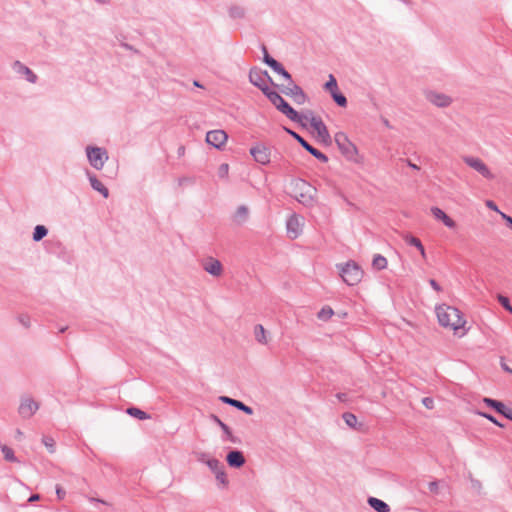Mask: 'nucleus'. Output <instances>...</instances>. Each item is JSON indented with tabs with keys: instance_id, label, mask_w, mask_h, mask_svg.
<instances>
[{
	"instance_id": "obj_1",
	"label": "nucleus",
	"mask_w": 512,
	"mask_h": 512,
	"mask_svg": "<svg viewBox=\"0 0 512 512\" xmlns=\"http://www.w3.org/2000/svg\"><path fill=\"white\" fill-rule=\"evenodd\" d=\"M436 314L441 326L450 328L454 331L464 327L466 323L461 311L453 306L445 304L439 305L436 307Z\"/></svg>"
},
{
	"instance_id": "obj_2",
	"label": "nucleus",
	"mask_w": 512,
	"mask_h": 512,
	"mask_svg": "<svg viewBox=\"0 0 512 512\" xmlns=\"http://www.w3.org/2000/svg\"><path fill=\"white\" fill-rule=\"evenodd\" d=\"M294 197L304 206H312L315 202L316 188L303 179H295L292 181Z\"/></svg>"
},
{
	"instance_id": "obj_3",
	"label": "nucleus",
	"mask_w": 512,
	"mask_h": 512,
	"mask_svg": "<svg viewBox=\"0 0 512 512\" xmlns=\"http://www.w3.org/2000/svg\"><path fill=\"white\" fill-rule=\"evenodd\" d=\"M336 145L341 154L348 160L354 163L359 162L358 149L352 143L344 132H337L334 136Z\"/></svg>"
},
{
	"instance_id": "obj_4",
	"label": "nucleus",
	"mask_w": 512,
	"mask_h": 512,
	"mask_svg": "<svg viewBox=\"0 0 512 512\" xmlns=\"http://www.w3.org/2000/svg\"><path fill=\"white\" fill-rule=\"evenodd\" d=\"M304 118L310 122L311 127L315 130L317 140L325 146L331 145L332 139L323 120L316 117L312 111H307Z\"/></svg>"
},
{
	"instance_id": "obj_5",
	"label": "nucleus",
	"mask_w": 512,
	"mask_h": 512,
	"mask_svg": "<svg viewBox=\"0 0 512 512\" xmlns=\"http://www.w3.org/2000/svg\"><path fill=\"white\" fill-rule=\"evenodd\" d=\"M341 277L350 286L358 284L363 277V270L355 261H348L340 267Z\"/></svg>"
},
{
	"instance_id": "obj_6",
	"label": "nucleus",
	"mask_w": 512,
	"mask_h": 512,
	"mask_svg": "<svg viewBox=\"0 0 512 512\" xmlns=\"http://www.w3.org/2000/svg\"><path fill=\"white\" fill-rule=\"evenodd\" d=\"M249 81L251 84H253L255 87L260 89L262 93L264 94V89H271L269 87V83L276 87L277 84L273 81L272 77L269 75V73L266 70H262L258 67H252L249 71Z\"/></svg>"
},
{
	"instance_id": "obj_7",
	"label": "nucleus",
	"mask_w": 512,
	"mask_h": 512,
	"mask_svg": "<svg viewBox=\"0 0 512 512\" xmlns=\"http://www.w3.org/2000/svg\"><path fill=\"white\" fill-rule=\"evenodd\" d=\"M276 88H278L284 95L290 97L297 105H303L309 99L304 90L299 85H297L293 79L288 81L287 85L277 84Z\"/></svg>"
},
{
	"instance_id": "obj_8",
	"label": "nucleus",
	"mask_w": 512,
	"mask_h": 512,
	"mask_svg": "<svg viewBox=\"0 0 512 512\" xmlns=\"http://www.w3.org/2000/svg\"><path fill=\"white\" fill-rule=\"evenodd\" d=\"M283 130L289 134L293 139H295L302 148H304L308 153L314 156L316 159L321 161L322 163L328 162V157L322 153L320 150L314 148L311 144H309L301 135H299L294 130L284 126Z\"/></svg>"
},
{
	"instance_id": "obj_9",
	"label": "nucleus",
	"mask_w": 512,
	"mask_h": 512,
	"mask_svg": "<svg viewBox=\"0 0 512 512\" xmlns=\"http://www.w3.org/2000/svg\"><path fill=\"white\" fill-rule=\"evenodd\" d=\"M86 154L90 165L96 170H101L108 160V154L104 148L87 146Z\"/></svg>"
},
{
	"instance_id": "obj_10",
	"label": "nucleus",
	"mask_w": 512,
	"mask_h": 512,
	"mask_svg": "<svg viewBox=\"0 0 512 512\" xmlns=\"http://www.w3.org/2000/svg\"><path fill=\"white\" fill-rule=\"evenodd\" d=\"M38 409V402L33 400L31 397H23L21 398L20 405L18 407V413L23 419H29Z\"/></svg>"
},
{
	"instance_id": "obj_11",
	"label": "nucleus",
	"mask_w": 512,
	"mask_h": 512,
	"mask_svg": "<svg viewBox=\"0 0 512 512\" xmlns=\"http://www.w3.org/2000/svg\"><path fill=\"white\" fill-rule=\"evenodd\" d=\"M464 162L478 173H480L486 179H493L494 175L491 173L487 165L479 158L467 156L464 158Z\"/></svg>"
},
{
	"instance_id": "obj_12",
	"label": "nucleus",
	"mask_w": 512,
	"mask_h": 512,
	"mask_svg": "<svg viewBox=\"0 0 512 512\" xmlns=\"http://www.w3.org/2000/svg\"><path fill=\"white\" fill-rule=\"evenodd\" d=\"M287 235L290 239L298 238L302 233V224L300 218L296 214H292L286 221Z\"/></svg>"
},
{
	"instance_id": "obj_13",
	"label": "nucleus",
	"mask_w": 512,
	"mask_h": 512,
	"mask_svg": "<svg viewBox=\"0 0 512 512\" xmlns=\"http://www.w3.org/2000/svg\"><path fill=\"white\" fill-rule=\"evenodd\" d=\"M227 138L228 136L224 130H212L206 134V142L217 149L222 148Z\"/></svg>"
},
{
	"instance_id": "obj_14",
	"label": "nucleus",
	"mask_w": 512,
	"mask_h": 512,
	"mask_svg": "<svg viewBox=\"0 0 512 512\" xmlns=\"http://www.w3.org/2000/svg\"><path fill=\"white\" fill-rule=\"evenodd\" d=\"M250 154L259 164L266 165L270 162V150L263 144H258L250 149Z\"/></svg>"
},
{
	"instance_id": "obj_15",
	"label": "nucleus",
	"mask_w": 512,
	"mask_h": 512,
	"mask_svg": "<svg viewBox=\"0 0 512 512\" xmlns=\"http://www.w3.org/2000/svg\"><path fill=\"white\" fill-rule=\"evenodd\" d=\"M483 402L497 413L512 421V408L507 407L503 402L485 397Z\"/></svg>"
},
{
	"instance_id": "obj_16",
	"label": "nucleus",
	"mask_w": 512,
	"mask_h": 512,
	"mask_svg": "<svg viewBox=\"0 0 512 512\" xmlns=\"http://www.w3.org/2000/svg\"><path fill=\"white\" fill-rule=\"evenodd\" d=\"M264 95L276 107L278 111H282L289 103L275 90L265 89Z\"/></svg>"
},
{
	"instance_id": "obj_17",
	"label": "nucleus",
	"mask_w": 512,
	"mask_h": 512,
	"mask_svg": "<svg viewBox=\"0 0 512 512\" xmlns=\"http://www.w3.org/2000/svg\"><path fill=\"white\" fill-rule=\"evenodd\" d=\"M226 461L232 468H240L245 464V457L240 450H231L227 456Z\"/></svg>"
},
{
	"instance_id": "obj_18",
	"label": "nucleus",
	"mask_w": 512,
	"mask_h": 512,
	"mask_svg": "<svg viewBox=\"0 0 512 512\" xmlns=\"http://www.w3.org/2000/svg\"><path fill=\"white\" fill-rule=\"evenodd\" d=\"M86 175L88 177L92 189L99 192L104 198H108V188L96 177V175L88 170L86 171Z\"/></svg>"
},
{
	"instance_id": "obj_19",
	"label": "nucleus",
	"mask_w": 512,
	"mask_h": 512,
	"mask_svg": "<svg viewBox=\"0 0 512 512\" xmlns=\"http://www.w3.org/2000/svg\"><path fill=\"white\" fill-rule=\"evenodd\" d=\"M219 400L222 403L228 404V405H230V406H232V407H234V408L244 412L247 415H252L253 414V409L250 406H247L245 403H243L240 400L233 399V398H230L228 396H220Z\"/></svg>"
},
{
	"instance_id": "obj_20",
	"label": "nucleus",
	"mask_w": 512,
	"mask_h": 512,
	"mask_svg": "<svg viewBox=\"0 0 512 512\" xmlns=\"http://www.w3.org/2000/svg\"><path fill=\"white\" fill-rule=\"evenodd\" d=\"M13 69L16 73L20 75H24L26 80L30 83H36L37 75L26 65L21 63L20 61H15L13 64Z\"/></svg>"
},
{
	"instance_id": "obj_21",
	"label": "nucleus",
	"mask_w": 512,
	"mask_h": 512,
	"mask_svg": "<svg viewBox=\"0 0 512 512\" xmlns=\"http://www.w3.org/2000/svg\"><path fill=\"white\" fill-rule=\"evenodd\" d=\"M203 269L212 276L218 277L222 274V264L219 260L209 257L203 263Z\"/></svg>"
},
{
	"instance_id": "obj_22",
	"label": "nucleus",
	"mask_w": 512,
	"mask_h": 512,
	"mask_svg": "<svg viewBox=\"0 0 512 512\" xmlns=\"http://www.w3.org/2000/svg\"><path fill=\"white\" fill-rule=\"evenodd\" d=\"M431 213L435 219L442 221L447 228L454 229L456 227V222L439 207H432Z\"/></svg>"
},
{
	"instance_id": "obj_23",
	"label": "nucleus",
	"mask_w": 512,
	"mask_h": 512,
	"mask_svg": "<svg viewBox=\"0 0 512 512\" xmlns=\"http://www.w3.org/2000/svg\"><path fill=\"white\" fill-rule=\"evenodd\" d=\"M282 114H284L289 120L301 124L303 127L306 126V124L303 122L305 120L304 115L305 114H299L290 104H288L282 111Z\"/></svg>"
},
{
	"instance_id": "obj_24",
	"label": "nucleus",
	"mask_w": 512,
	"mask_h": 512,
	"mask_svg": "<svg viewBox=\"0 0 512 512\" xmlns=\"http://www.w3.org/2000/svg\"><path fill=\"white\" fill-rule=\"evenodd\" d=\"M249 217V209L245 205H240L235 211L232 220L237 225H243L246 223Z\"/></svg>"
},
{
	"instance_id": "obj_25",
	"label": "nucleus",
	"mask_w": 512,
	"mask_h": 512,
	"mask_svg": "<svg viewBox=\"0 0 512 512\" xmlns=\"http://www.w3.org/2000/svg\"><path fill=\"white\" fill-rule=\"evenodd\" d=\"M429 100L438 107H447L451 104V98L441 93H432Z\"/></svg>"
},
{
	"instance_id": "obj_26",
	"label": "nucleus",
	"mask_w": 512,
	"mask_h": 512,
	"mask_svg": "<svg viewBox=\"0 0 512 512\" xmlns=\"http://www.w3.org/2000/svg\"><path fill=\"white\" fill-rule=\"evenodd\" d=\"M369 506L373 508L376 512H389L390 506L381 499L376 497H369L367 500Z\"/></svg>"
},
{
	"instance_id": "obj_27",
	"label": "nucleus",
	"mask_w": 512,
	"mask_h": 512,
	"mask_svg": "<svg viewBox=\"0 0 512 512\" xmlns=\"http://www.w3.org/2000/svg\"><path fill=\"white\" fill-rule=\"evenodd\" d=\"M210 418L213 422H215L219 426V428H221L223 433L228 437V439L231 442H233V443L237 442L236 437H234L232 435L231 429L227 424H225L218 416H216L214 414H211Z\"/></svg>"
},
{
	"instance_id": "obj_28",
	"label": "nucleus",
	"mask_w": 512,
	"mask_h": 512,
	"mask_svg": "<svg viewBox=\"0 0 512 512\" xmlns=\"http://www.w3.org/2000/svg\"><path fill=\"white\" fill-rule=\"evenodd\" d=\"M404 241L406 242V244L416 247L420 251L421 256L424 259L426 258L425 248L422 242L417 237L411 234H406L404 236Z\"/></svg>"
},
{
	"instance_id": "obj_29",
	"label": "nucleus",
	"mask_w": 512,
	"mask_h": 512,
	"mask_svg": "<svg viewBox=\"0 0 512 512\" xmlns=\"http://www.w3.org/2000/svg\"><path fill=\"white\" fill-rule=\"evenodd\" d=\"M254 336L255 340L263 345H266L268 343L267 337H266V330L261 324H256L254 326Z\"/></svg>"
},
{
	"instance_id": "obj_30",
	"label": "nucleus",
	"mask_w": 512,
	"mask_h": 512,
	"mask_svg": "<svg viewBox=\"0 0 512 512\" xmlns=\"http://www.w3.org/2000/svg\"><path fill=\"white\" fill-rule=\"evenodd\" d=\"M126 413L134 418L139 419V420H146V419H150V417H151L145 411H143L137 407H134V406L127 408Z\"/></svg>"
},
{
	"instance_id": "obj_31",
	"label": "nucleus",
	"mask_w": 512,
	"mask_h": 512,
	"mask_svg": "<svg viewBox=\"0 0 512 512\" xmlns=\"http://www.w3.org/2000/svg\"><path fill=\"white\" fill-rule=\"evenodd\" d=\"M228 14L232 19H243L245 17L246 11L239 5H232L228 9Z\"/></svg>"
},
{
	"instance_id": "obj_32",
	"label": "nucleus",
	"mask_w": 512,
	"mask_h": 512,
	"mask_svg": "<svg viewBox=\"0 0 512 512\" xmlns=\"http://www.w3.org/2000/svg\"><path fill=\"white\" fill-rule=\"evenodd\" d=\"M270 68L275 73L281 75L285 80L291 81V74L284 68V66L280 62L276 61Z\"/></svg>"
},
{
	"instance_id": "obj_33",
	"label": "nucleus",
	"mask_w": 512,
	"mask_h": 512,
	"mask_svg": "<svg viewBox=\"0 0 512 512\" xmlns=\"http://www.w3.org/2000/svg\"><path fill=\"white\" fill-rule=\"evenodd\" d=\"M48 234V229L44 225H37L34 228L32 239L35 242L41 241Z\"/></svg>"
},
{
	"instance_id": "obj_34",
	"label": "nucleus",
	"mask_w": 512,
	"mask_h": 512,
	"mask_svg": "<svg viewBox=\"0 0 512 512\" xmlns=\"http://www.w3.org/2000/svg\"><path fill=\"white\" fill-rule=\"evenodd\" d=\"M387 259L381 254H376L373 257L372 266L376 270H383L387 268Z\"/></svg>"
},
{
	"instance_id": "obj_35",
	"label": "nucleus",
	"mask_w": 512,
	"mask_h": 512,
	"mask_svg": "<svg viewBox=\"0 0 512 512\" xmlns=\"http://www.w3.org/2000/svg\"><path fill=\"white\" fill-rule=\"evenodd\" d=\"M331 97L339 107L345 108L348 104L346 96L341 93L339 89L335 92H332Z\"/></svg>"
},
{
	"instance_id": "obj_36",
	"label": "nucleus",
	"mask_w": 512,
	"mask_h": 512,
	"mask_svg": "<svg viewBox=\"0 0 512 512\" xmlns=\"http://www.w3.org/2000/svg\"><path fill=\"white\" fill-rule=\"evenodd\" d=\"M334 314L333 309L330 306H324L318 313L317 317L319 320L328 321Z\"/></svg>"
},
{
	"instance_id": "obj_37",
	"label": "nucleus",
	"mask_w": 512,
	"mask_h": 512,
	"mask_svg": "<svg viewBox=\"0 0 512 512\" xmlns=\"http://www.w3.org/2000/svg\"><path fill=\"white\" fill-rule=\"evenodd\" d=\"M342 418L349 427H351L353 429L357 428L356 426H357L358 420H357L356 415H354L353 413H350V412H345V413H343Z\"/></svg>"
},
{
	"instance_id": "obj_38",
	"label": "nucleus",
	"mask_w": 512,
	"mask_h": 512,
	"mask_svg": "<svg viewBox=\"0 0 512 512\" xmlns=\"http://www.w3.org/2000/svg\"><path fill=\"white\" fill-rule=\"evenodd\" d=\"M324 89L332 94V92H335L338 90V84L336 78L330 74L328 81L324 84Z\"/></svg>"
},
{
	"instance_id": "obj_39",
	"label": "nucleus",
	"mask_w": 512,
	"mask_h": 512,
	"mask_svg": "<svg viewBox=\"0 0 512 512\" xmlns=\"http://www.w3.org/2000/svg\"><path fill=\"white\" fill-rule=\"evenodd\" d=\"M1 451L4 455L5 460H7L9 462H17L18 461L12 448L8 447L7 445H2Z\"/></svg>"
},
{
	"instance_id": "obj_40",
	"label": "nucleus",
	"mask_w": 512,
	"mask_h": 512,
	"mask_svg": "<svg viewBox=\"0 0 512 512\" xmlns=\"http://www.w3.org/2000/svg\"><path fill=\"white\" fill-rule=\"evenodd\" d=\"M205 464L209 467V469L216 474V471H219L224 466L221 462L216 458H211L205 461Z\"/></svg>"
},
{
	"instance_id": "obj_41",
	"label": "nucleus",
	"mask_w": 512,
	"mask_h": 512,
	"mask_svg": "<svg viewBox=\"0 0 512 512\" xmlns=\"http://www.w3.org/2000/svg\"><path fill=\"white\" fill-rule=\"evenodd\" d=\"M261 51L263 53V62L271 67L277 60L270 56L267 47L264 44L261 46Z\"/></svg>"
},
{
	"instance_id": "obj_42",
	"label": "nucleus",
	"mask_w": 512,
	"mask_h": 512,
	"mask_svg": "<svg viewBox=\"0 0 512 512\" xmlns=\"http://www.w3.org/2000/svg\"><path fill=\"white\" fill-rule=\"evenodd\" d=\"M261 51L263 53V62L271 67L277 60L270 56L267 47L264 44L261 46Z\"/></svg>"
},
{
	"instance_id": "obj_43",
	"label": "nucleus",
	"mask_w": 512,
	"mask_h": 512,
	"mask_svg": "<svg viewBox=\"0 0 512 512\" xmlns=\"http://www.w3.org/2000/svg\"><path fill=\"white\" fill-rule=\"evenodd\" d=\"M497 299L503 308L512 314V305L510 304L509 298L499 294Z\"/></svg>"
},
{
	"instance_id": "obj_44",
	"label": "nucleus",
	"mask_w": 512,
	"mask_h": 512,
	"mask_svg": "<svg viewBox=\"0 0 512 512\" xmlns=\"http://www.w3.org/2000/svg\"><path fill=\"white\" fill-rule=\"evenodd\" d=\"M42 443L46 446L50 453L55 452V441L52 437L45 436L42 438Z\"/></svg>"
},
{
	"instance_id": "obj_45",
	"label": "nucleus",
	"mask_w": 512,
	"mask_h": 512,
	"mask_svg": "<svg viewBox=\"0 0 512 512\" xmlns=\"http://www.w3.org/2000/svg\"><path fill=\"white\" fill-rule=\"evenodd\" d=\"M215 477L216 479L223 485H227L228 483V480H227V476H226V473L224 471V467L221 468L219 471H216V474H215Z\"/></svg>"
},
{
	"instance_id": "obj_46",
	"label": "nucleus",
	"mask_w": 512,
	"mask_h": 512,
	"mask_svg": "<svg viewBox=\"0 0 512 512\" xmlns=\"http://www.w3.org/2000/svg\"><path fill=\"white\" fill-rule=\"evenodd\" d=\"M229 173V165L227 163H222L218 168V176L220 178H227Z\"/></svg>"
},
{
	"instance_id": "obj_47",
	"label": "nucleus",
	"mask_w": 512,
	"mask_h": 512,
	"mask_svg": "<svg viewBox=\"0 0 512 512\" xmlns=\"http://www.w3.org/2000/svg\"><path fill=\"white\" fill-rule=\"evenodd\" d=\"M478 415L488 419L489 421H491L492 423H494L495 425H497L499 427H504V425L502 423H500L493 415H491L489 413L478 412Z\"/></svg>"
},
{
	"instance_id": "obj_48",
	"label": "nucleus",
	"mask_w": 512,
	"mask_h": 512,
	"mask_svg": "<svg viewBox=\"0 0 512 512\" xmlns=\"http://www.w3.org/2000/svg\"><path fill=\"white\" fill-rule=\"evenodd\" d=\"M18 321L21 325H23L25 328H29L30 327V318L28 315H19L18 316Z\"/></svg>"
},
{
	"instance_id": "obj_49",
	"label": "nucleus",
	"mask_w": 512,
	"mask_h": 512,
	"mask_svg": "<svg viewBox=\"0 0 512 512\" xmlns=\"http://www.w3.org/2000/svg\"><path fill=\"white\" fill-rule=\"evenodd\" d=\"M422 404L427 408V409H433L434 408V399L431 398V397H424L422 399Z\"/></svg>"
},
{
	"instance_id": "obj_50",
	"label": "nucleus",
	"mask_w": 512,
	"mask_h": 512,
	"mask_svg": "<svg viewBox=\"0 0 512 512\" xmlns=\"http://www.w3.org/2000/svg\"><path fill=\"white\" fill-rule=\"evenodd\" d=\"M56 494H57L58 499L61 500V499H63L65 497L66 492H65V490L62 487L57 485L56 486Z\"/></svg>"
},
{
	"instance_id": "obj_51",
	"label": "nucleus",
	"mask_w": 512,
	"mask_h": 512,
	"mask_svg": "<svg viewBox=\"0 0 512 512\" xmlns=\"http://www.w3.org/2000/svg\"><path fill=\"white\" fill-rule=\"evenodd\" d=\"M429 284L430 286L437 292H440L441 291V287L440 285L438 284V282L434 279H430L429 280Z\"/></svg>"
},
{
	"instance_id": "obj_52",
	"label": "nucleus",
	"mask_w": 512,
	"mask_h": 512,
	"mask_svg": "<svg viewBox=\"0 0 512 512\" xmlns=\"http://www.w3.org/2000/svg\"><path fill=\"white\" fill-rule=\"evenodd\" d=\"M428 489L430 492L436 493L438 490V483L436 481H432L428 484Z\"/></svg>"
},
{
	"instance_id": "obj_53",
	"label": "nucleus",
	"mask_w": 512,
	"mask_h": 512,
	"mask_svg": "<svg viewBox=\"0 0 512 512\" xmlns=\"http://www.w3.org/2000/svg\"><path fill=\"white\" fill-rule=\"evenodd\" d=\"M335 396L341 402H346L348 400V395L346 393L339 392Z\"/></svg>"
},
{
	"instance_id": "obj_54",
	"label": "nucleus",
	"mask_w": 512,
	"mask_h": 512,
	"mask_svg": "<svg viewBox=\"0 0 512 512\" xmlns=\"http://www.w3.org/2000/svg\"><path fill=\"white\" fill-rule=\"evenodd\" d=\"M501 215L502 218L505 220L506 224L512 229V217L504 213H501Z\"/></svg>"
},
{
	"instance_id": "obj_55",
	"label": "nucleus",
	"mask_w": 512,
	"mask_h": 512,
	"mask_svg": "<svg viewBox=\"0 0 512 512\" xmlns=\"http://www.w3.org/2000/svg\"><path fill=\"white\" fill-rule=\"evenodd\" d=\"M501 367L504 371L512 373V369L503 361V358L501 359Z\"/></svg>"
},
{
	"instance_id": "obj_56",
	"label": "nucleus",
	"mask_w": 512,
	"mask_h": 512,
	"mask_svg": "<svg viewBox=\"0 0 512 512\" xmlns=\"http://www.w3.org/2000/svg\"><path fill=\"white\" fill-rule=\"evenodd\" d=\"M487 206L494 211H499L497 205L491 200L487 201Z\"/></svg>"
},
{
	"instance_id": "obj_57",
	"label": "nucleus",
	"mask_w": 512,
	"mask_h": 512,
	"mask_svg": "<svg viewBox=\"0 0 512 512\" xmlns=\"http://www.w3.org/2000/svg\"><path fill=\"white\" fill-rule=\"evenodd\" d=\"M209 458H207V454L206 453H200L199 454V457H198V460L202 463H205V461H207Z\"/></svg>"
},
{
	"instance_id": "obj_58",
	"label": "nucleus",
	"mask_w": 512,
	"mask_h": 512,
	"mask_svg": "<svg viewBox=\"0 0 512 512\" xmlns=\"http://www.w3.org/2000/svg\"><path fill=\"white\" fill-rule=\"evenodd\" d=\"M40 499V495L39 494H32L30 496V498L28 499L29 502H34V501H37Z\"/></svg>"
},
{
	"instance_id": "obj_59",
	"label": "nucleus",
	"mask_w": 512,
	"mask_h": 512,
	"mask_svg": "<svg viewBox=\"0 0 512 512\" xmlns=\"http://www.w3.org/2000/svg\"><path fill=\"white\" fill-rule=\"evenodd\" d=\"M188 181H189V178H186V177L179 178L178 184L183 185L185 182H188Z\"/></svg>"
},
{
	"instance_id": "obj_60",
	"label": "nucleus",
	"mask_w": 512,
	"mask_h": 512,
	"mask_svg": "<svg viewBox=\"0 0 512 512\" xmlns=\"http://www.w3.org/2000/svg\"><path fill=\"white\" fill-rule=\"evenodd\" d=\"M184 152H185V148H184L183 146H180V147L178 148V155H179V156H182V155H184Z\"/></svg>"
},
{
	"instance_id": "obj_61",
	"label": "nucleus",
	"mask_w": 512,
	"mask_h": 512,
	"mask_svg": "<svg viewBox=\"0 0 512 512\" xmlns=\"http://www.w3.org/2000/svg\"><path fill=\"white\" fill-rule=\"evenodd\" d=\"M407 162H408V165H409L411 168H413V169H415V170H419V167H418L416 164H413V163H412L411 161H409V160H408Z\"/></svg>"
},
{
	"instance_id": "obj_62",
	"label": "nucleus",
	"mask_w": 512,
	"mask_h": 512,
	"mask_svg": "<svg viewBox=\"0 0 512 512\" xmlns=\"http://www.w3.org/2000/svg\"><path fill=\"white\" fill-rule=\"evenodd\" d=\"M193 84H194V86H196V87L203 88V86H202V85L200 84V82H199V81H197V80H195V81L193 82Z\"/></svg>"
},
{
	"instance_id": "obj_63",
	"label": "nucleus",
	"mask_w": 512,
	"mask_h": 512,
	"mask_svg": "<svg viewBox=\"0 0 512 512\" xmlns=\"http://www.w3.org/2000/svg\"><path fill=\"white\" fill-rule=\"evenodd\" d=\"M123 47H125L128 50H134L133 47L127 43L123 44Z\"/></svg>"
},
{
	"instance_id": "obj_64",
	"label": "nucleus",
	"mask_w": 512,
	"mask_h": 512,
	"mask_svg": "<svg viewBox=\"0 0 512 512\" xmlns=\"http://www.w3.org/2000/svg\"><path fill=\"white\" fill-rule=\"evenodd\" d=\"M16 434H17V438H20V437H22V436H23L22 431H21V430H19V429H17Z\"/></svg>"
}]
</instances>
